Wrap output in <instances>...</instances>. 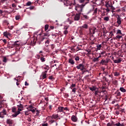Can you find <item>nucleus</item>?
<instances>
[{
	"label": "nucleus",
	"mask_w": 126,
	"mask_h": 126,
	"mask_svg": "<svg viewBox=\"0 0 126 126\" xmlns=\"http://www.w3.org/2000/svg\"><path fill=\"white\" fill-rule=\"evenodd\" d=\"M16 85L17 86H18V87H20L19 86V83H18V82H16Z\"/></svg>",
	"instance_id": "obj_59"
},
{
	"label": "nucleus",
	"mask_w": 126,
	"mask_h": 126,
	"mask_svg": "<svg viewBox=\"0 0 126 126\" xmlns=\"http://www.w3.org/2000/svg\"><path fill=\"white\" fill-rule=\"evenodd\" d=\"M49 110H52V105H49Z\"/></svg>",
	"instance_id": "obj_63"
},
{
	"label": "nucleus",
	"mask_w": 126,
	"mask_h": 126,
	"mask_svg": "<svg viewBox=\"0 0 126 126\" xmlns=\"http://www.w3.org/2000/svg\"><path fill=\"white\" fill-rule=\"evenodd\" d=\"M39 2V0H35L34 3H38Z\"/></svg>",
	"instance_id": "obj_62"
},
{
	"label": "nucleus",
	"mask_w": 126,
	"mask_h": 126,
	"mask_svg": "<svg viewBox=\"0 0 126 126\" xmlns=\"http://www.w3.org/2000/svg\"><path fill=\"white\" fill-rule=\"evenodd\" d=\"M114 126H125V124L124 123L121 124V123L119 122L118 123H116L114 125Z\"/></svg>",
	"instance_id": "obj_20"
},
{
	"label": "nucleus",
	"mask_w": 126,
	"mask_h": 126,
	"mask_svg": "<svg viewBox=\"0 0 126 126\" xmlns=\"http://www.w3.org/2000/svg\"><path fill=\"white\" fill-rule=\"evenodd\" d=\"M15 18H16V20H19V19H20V16L19 15L16 16Z\"/></svg>",
	"instance_id": "obj_36"
},
{
	"label": "nucleus",
	"mask_w": 126,
	"mask_h": 126,
	"mask_svg": "<svg viewBox=\"0 0 126 126\" xmlns=\"http://www.w3.org/2000/svg\"><path fill=\"white\" fill-rule=\"evenodd\" d=\"M98 11V8H96L94 11V14H97V12Z\"/></svg>",
	"instance_id": "obj_34"
},
{
	"label": "nucleus",
	"mask_w": 126,
	"mask_h": 126,
	"mask_svg": "<svg viewBox=\"0 0 126 126\" xmlns=\"http://www.w3.org/2000/svg\"><path fill=\"white\" fill-rule=\"evenodd\" d=\"M89 89L91 91H96V90L98 89V88L96 86H92V87H90Z\"/></svg>",
	"instance_id": "obj_13"
},
{
	"label": "nucleus",
	"mask_w": 126,
	"mask_h": 126,
	"mask_svg": "<svg viewBox=\"0 0 126 126\" xmlns=\"http://www.w3.org/2000/svg\"><path fill=\"white\" fill-rule=\"evenodd\" d=\"M120 91H121L123 93H126V90L124 87H121L120 88Z\"/></svg>",
	"instance_id": "obj_19"
},
{
	"label": "nucleus",
	"mask_w": 126,
	"mask_h": 126,
	"mask_svg": "<svg viewBox=\"0 0 126 126\" xmlns=\"http://www.w3.org/2000/svg\"><path fill=\"white\" fill-rule=\"evenodd\" d=\"M18 41H15L14 43V46H19L20 44L18 43Z\"/></svg>",
	"instance_id": "obj_28"
},
{
	"label": "nucleus",
	"mask_w": 126,
	"mask_h": 126,
	"mask_svg": "<svg viewBox=\"0 0 126 126\" xmlns=\"http://www.w3.org/2000/svg\"><path fill=\"white\" fill-rule=\"evenodd\" d=\"M3 23H6V24H7V25H8L9 24V23H8V22L7 20L4 21Z\"/></svg>",
	"instance_id": "obj_49"
},
{
	"label": "nucleus",
	"mask_w": 126,
	"mask_h": 126,
	"mask_svg": "<svg viewBox=\"0 0 126 126\" xmlns=\"http://www.w3.org/2000/svg\"><path fill=\"white\" fill-rule=\"evenodd\" d=\"M3 35L6 38H8V37H10V36H11V34L9 32H4Z\"/></svg>",
	"instance_id": "obj_9"
},
{
	"label": "nucleus",
	"mask_w": 126,
	"mask_h": 126,
	"mask_svg": "<svg viewBox=\"0 0 126 126\" xmlns=\"http://www.w3.org/2000/svg\"><path fill=\"white\" fill-rule=\"evenodd\" d=\"M29 109H30V110L31 109H32L33 108V106L32 105H30L29 107Z\"/></svg>",
	"instance_id": "obj_57"
},
{
	"label": "nucleus",
	"mask_w": 126,
	"mask_h": 126,
	"mask_svg": "<svg viewBox=\"0 0 126 126\" xmlns=\"http://www.w3.org/2000/svg\"><path fill=\"white\" fill-rule=\"evenodd\" d=\"M69 63L71 64H74V61L72 59H69Z\"/></svg>",
	"instance_id": "obj_23"
},
{
	"label": "nucleus",
	"mask_w": 126,
	"mask_h": 126,
	"mask_svg": "<svg viewBox=\"0 0 126 126\" xmlns=\"http://www.w3.org/2000/svg\"><path fill=\"white\" fill-rule=\"evenodd\" d=\"M2 42H3V43H4V44H6V39H3Z\"/></svg>",
	"instance_id": "obj_54"
},
{
	"label": "nucleus",
	"mask_w": 126,
	"mask_h": 126,
	"mask_svg": "<svg viewBox=\"0 0 126 126\" xmlns=\"http://www.w3.org/2000/svg\"><path fill=\"white\" fill-rule=\"evenodd\" d=\"M29 9H30L31 10H32V9H34V6H32L29 8Z\"/></svg>",
	"instance_id": "obj_52"
},
{
	"label": "nucleus",
	"mask_w": 126,
	"mask_h": 126,
	"mask_svg": "<svg viewBox=\"0 0 126 126\" xmlns=\"http://www.w3.org/2000/svg\"><path fill=\"white\" fill-rule=\"evenodd\" d=\"M117 34H118L119 35H123V33H122L121 30H117Z\"/></svg>",
	"instance_id": "obj_26"
},
{
	"label": "nucleus",
	"mask_w": 126,
	"mask_h": 126,
	"mask_svg": "<svg viewBox=\"0 0 126 126\" xmlns=\"http://www.w3.org/2000/svg\"><path fill=\"white\" fill-rule=\"evenodd\" d=\"M81 29H88V25L87 24H84L83 26L80 27Z\"/></svg>",
	"instance_id": "obj_10"
},
{
	"label": "nucleus",
	"mask_w": 126,
	"mask_h": 126,
	"mask_svg": "<svg viewBox=\"0 0 126 126\" xmlns=\"http://www.w3.org/2000/svg\"><path fill=\"white\" fill-rule=\"evenodd\" d=\"M114 76H119L120 75V73L119 72H115L114 73Z\"/></svg>",
	"instance_id": "obj_29"
},
{
	"label": "nucleus",
	"mask_w": 126,
	"mask_h": 126,
	"mask_svg": "<svg viewBox=\"0 0 126 126\" xmlns=\"http://www.w3.org/2000/svg\"><path fill=\"white\" fill-rule=\"evenodd\" d=\"M105 53H106V52H105V51H101V52H100L99 53V55H104V54H105Z\"/></svg>",
	"instance_id": "obj_42"
},
{
	"label": "nucleus",
	"mask_w": 126,
	"mask_h": 126,
	"mask_svg": "<svg viewBox=\"0 0 126 126\" xmlns=\"http://www.w3.org/2000/svg\"><path fill=\"white\" fill-rule=\"evenodd\" d=\"M94 95H98V89L95 91Z\"/></svg>",
	"instance_id": "obj_44"
},
{
	"label": "nucleus",
	"mask_w": 126,
	"mask_h": 126,
	"mask_svg": "<svg viewBox=\"0 0 126 126\" xmlns=\"http://www.w3.org/2000/svg\"><path fill=\"white\" fill-rule=\"evenodd\" d=\"M40 61L44 63V62H45V59L43 57H41L40 58Z\"/></svg>",
	"instance_id": "obj_40"
},
{
	"label": "nucleus",
	"mask_w": 126,
	"mask_h": 126,
	"mask_svg": "<svg viewBox=\"0 0 126 126\" xmlns=\"http://www.w3.org/2000/svg\"><path fill=\"white\" fill-rule=\"evenodd\" d=\"M97 50H101V48H102V45L101 44H98L96 45Z\"/></svg>",
	"instance_id": "obj_24"
},
{
	"label": "nucleus",
	"mask_w": 126,
	"mask_h": 126,
	"mask_svg": "<svg viewBox=\"0 0 126 126\" xmlns=\"http://www.w3.org/2000/svg\"><path fill=\"white\" fill-rule=\"evenodd\" d=\"M93 62H94V63L96 62H99L98 58H94V60H93Z\"/></svg>",
	"instance_id": "obj_30"
},
{
	"label": "nucleus",
	"mask_w": 126,
	"mask_h": 126,
	"mask_svg": "<svg viewBox=\"0 0 126 126\" xmlns=\"http://www.w3.org/2000/svg\"><path fill=\"white\" fill-rule=\"evenodd\" d=\"M0 118L1 119H3V118H4V116L2 114L1 112H0Z\"/></svg>",
	"instance_id": "obj_33"
},
{
	"label": "nucleus",
	"mask_w": 126,
	"mask_h": 126,
	"mask_svg": "<svg viewBox=\"0 0 126 126\" xmlns=\"http://www.w3.org/2000/svg\"><path fill=\"white\" fill-rule=\"evenodd\" d=\"M75 61H79V57L77 56L75 58Z\"/></svg>",
	"instance_id": "obj_46"
},
{
	"label": "nucleus",
	"mask_w": 126,
	"mask_h": 126,
	"mask_svg": "<svg viewBox=\"0 0 126 126\" xmlns=\"http://www.w3.org/2000/svg\"><path fill=\"white\" fill-rule=\"evenodd\" d=\"M13 121L11 119H7V123L8 124V125H12Z\"/></svg>",
	"instance_id": "obj_22"
},
{
	"label": "nucleus",
	"mask_w": 126,
	"mask_h": 126,
	"mask_svg": "<svg viewBox=\"0 0 126 126\" xmlns=\"http://www.w3.org/2000/svg\"><path fill=\"white\" fill-rule=\"evenodd\" d=\"M59 117L58 114H54L52 116H51V119H54V120H56V119H58Z\"/></svg>",
	"instance_id": "obj_15"
},
{
	"label": "nucleus",
	"mask_w": 126,
	"mask_h": 126,
	"mask_svg": "<svg viewBox=\"0 0 126 126\" xmlns=\"http://www.w3.org/2000/svg\"><path fill=\"white\" fill-rule=\"evenodd\" d=\"M80 2L81 3H82V2H84L85 4H86L87 3H88L89 1H90V0H79Z\"/></svg>",
	"instance_id": "obj_12"
},
{
	"label": "nucleus",
	"mask_w": 126,
	"mask_h": 126,
	"mask_svg": "<svg viewBox=\"0 0 126 126\" xmlns=\"http://www.w3.org/2000/svg\"><path fill=\"white\" fill-rule=\"evenodd\" d=\"M64 29H65V30H67V29H68V27H65Z\"/></svg>",
	"instance_id": "obj_61"
},
{
	"label": "nucleus",
	"mask_w": 126,
	"mask_h": 126,
	"mask_svg": "<svg viewBox=\"0 0 126 126\" xmlns=\"http://www.w3.org/2000/svg\"><path fill=\"white\" fill-rule=\"evenodd\" d=\"M75 9L78 11V12H81L82 11V6L79 5H77L75 6Z\"/></svg>",
	"instance_id": "obj_5"
},
{
	"label": "nucleus",
	"mask_w": 126,
	"mask_h": 126,
	"mask_svg": "<svg viewBox=\"0 0 126 126\" xmlns=\"http://www.w3.org/2000/svg\"><path fill=\"white\" fill-rule=\"evenodd\" d=\"M63 111H69V110H68V108H67V107H63Z\"/></svg>",
	"instance_id": "obj_50"
},
{
	"label": "nucleus",
	"mask_w": 126,
	"mask_h": 126,
	"mask_svg": "<svg viewBox=\"0 0 126 126\" xmlns=\"http://www.w3.org/2000/svg\"><path fill=\"white\" fill-rule=\"evenodd\" d=\"M30 110L31 112H32V113H35V109H33V108L30 109Z\"/></svg>",
	"instance_id": "obj_41"
},
{
	"label": "nucleus",
	"mask_w": 126,
	"mask_h": 126,
	"mask_svg": "<svg viewBox=\"0 0 126 126\" xmlns=\"http://www.w3.org/2000/svg\"><path fill=\"white\" fill-rule=\"evenodd\" d=\"M57 111H58L57 112H63V107L59 106L58 107Z\"/></svg>",
	"instance_id": "obj_11"
},
{
	"label": "nucleus",
	"mask_w": 126,
	"mask_h": 126,
	"mask_svg": "<svg viewBox=\"0 0 126 126\" xmlns=\"http://www.w3.org/2000/svg\"><path fill=\"white\" fill-rule=\"evenodd\" d=\"M25 85L26 86H28V85H29V84L28 83H27V81H26L25 83Z\"/></svg>",
	"instance_id": "obj_51"
},
{
	"label": "nucleus",
	"mask_w": 126,
	"mask_h": 126,
	"mask_svg": "<svg viewBox=\"0 0 126 126\" xmlns=\"http://www.w3.org/2000/svg\"><path fill=\"white\" fill-rule=\"evenodd\" d=\"M12 113H14L13 115H16L17 111H16V108L15 107H13L12 108Z\"/></svg>",
	"instance_id": "obj_18"
},
{
	"label": "nucleus",
	"mask_w": 126,
	"mask_h": 126,
	"mask_svg": "<svg viewBox=\"0 0 126 126\" xmlns=\"http://www.w3.org/2000/svg\"><path fill=\"white\" fill-rule=\"evenodd\" d=\"M71 120H72V122H77V118H76V117H75V116L73 115L71 117Z\"/></svg>",
	"instance_id": "obj_17"
},
{
	"label": "nucleus",
	"mask_w": 126,
	"mask_h": 126,
	"mask_svg": "<svg viewBox=\"0 0 126 126\" xmlns=\"http://www.w3.org/2000/svg\"><path fill=\"white\" fill-rule=\"evenodd\" d=\"M53 78V76H49V79H52Z\"/></svg>",
	"instance_id": "obj_64"
},
{
	"label": "nucleus",
	"mask_w": 126,
	"mask_h": 126,
	"mask_svg": "<svg viewBox=\"0 0 126 126\" xmlns=\"http://www.w3.org/2000/svg\"><path fill=\"white\" fill-rule=\"evenodd\" d=\"M1 113H2V114H3V116L6 115L7 114L6 110L5 109H3Z\"/></svg>",
	"instance_id": "obj_25"
},
{
	"label": "nucleus",
	"mask_w": 126,
	"mask_h": 126,
	"mask_svg": "<svg viewBox=\"0 0 126 126\" xmlns=\"http://www.w3.org/2000/svg\"><path fill=\"white\" fill-rule=\"evenodd\" d=\"M2 61L3 63H6V62H7V60L6 57H4Z\"/></svg>",
	"instance_id": "obj_39"
},
{
	"label": "nucleus",
	"mask_w": 126,
	"mask_h": 126,
	"mask_svg": "<svg viewBox=\"0 0 126 126\" xmlns=\"http://www.w3.org/2000/svg\"><path fill=\"white\" fill-rule=\"evenodd\" d=\"M42 126H48V124H42Z\"/></svg>",
	"instance_id": "obj_58"
},
{
	"label": "nucleus",
	"mask_w": 126,
	"mask_h": 126,
	"mask_svg": "<svg viewBox=\"0 0 126 126\" xmlns=\"http://www.w3.org/2000/svg\"><path fill=\"white\" fill-rule=\"evenodd\" d=\"M51 40H50V39H47L46 40V41H45V46H46V47H48V46H49V44L50 43V41Z\"/></svg>",
	"instance_id": "obj_21"
},
{
	"label": "nucleus",
	"mask_w": 126,
	"mask_h": 126,
	"mask_svg": "<svg viewBox=\"0 0 126 126\" xmlns=\"http://www.w3.org/2000/svg\"><path fill=\"white\" fill-rule=\"evenodd\" d=\"M101 64L106 65L107 63H109V59H106V60H102L100 63Z\"/></svg>",
	"instance_id": "obj_7"
},
{
	"label": "nucleus",
	"mask_w": 126,
	"mask_h": 126,
	"mask_svg": "<svg viewBox=\"0 0 126 126\" xmlns=\"http://www.w3.org/2000/svg\"><path fill=\"white\" fill-rule=\"evenodd\" d=\"M25 114L26 115V116H28V111H25Z\"/></svg>",
	"instance_id": "obj_53"
},
{
	"label": "nucleus",
	"mask_w": 126,
	"mask_h": 126,
	"mask_svg": "<svg viewBox=\"0 0 126 126\" xmlns=\"http://www.w3.org/2000/svg\"><path fill=\"white\" fill-rule=\"evenodd\" d=\"M83 18H85V19H89V17L86 15H83Z\"/></svg>",
	"instance_id": "obj_37"
},
{
	"label": "nucleus",
	"mask_w": 126,
	"mask_h": 126,
	"mask_svg": "<svg viewBox=\"0 0 126 126\" xmlns=\"http://www.w3.org/2000/svg\"><path fill=\"white\" fill-rule=\"evenodd\" d=\"M64 34L65 35H66V34H67V33H68V32L67 31V30H65L63 32Z\"/></svg>",
	"instance_id": "obj_47"
},
{
	"label": "nucleus",
	"mask_w": 126,
	"mask_h": 126,
	"mask_svg": "<svg viewBox=\"0 0 126 126\" xmlns=\"http://www.w3.org/2000/svg\"><path fill=\"white\" fill-rule=\"evenodd\" d=\"M115 95H116V96H117V97H121V92H120L119 90H117L115 93Z\"/></svg>",
	"instance_id": "obj_14"
},
{
	"label": "nucleus",
	"mask_w": 126,
	"mask_h": 126,
	"mask_svg": "<svg viewBox=\"0 0 126 126\" xmlns=\"http://www.w3.org/2000/svg\"><path fill=\"white\" fill-rule=\"evenodd\" d=\"M17 107H18L17 112L16 114L12 115V117H13V118H16V117L17 116H18V115H19V114H20V112H21L22 111V109H23V108H24L23 105H22L21 103H20L19 105H17Z\"/></svg>",
	"instance_id": "obj_1"
},
{
	"label": "nucleus",
	"mask_w": 126,
	"mask_h": 126,
	"mask_svg": "<svg viewBox=\"0 0 126 126\" xmlns=\"http://www.w3.org/2000/svg\"><path fill=\"white\" fill-rule=\"evenodd\" d=\"M72 92H74V93H75V92H76V88H74L73 89H72Z\"/></svg>",
	"instance_id": "obj_48"
},
{
	"label": "nucleus",
	"mask_w": 126,
	"mask_h": 126,
	"mask_svg": "<svg viewBox=\"0 0 126 126\" xmlns=\"http://www.w3.org/2000/svg\"><path fill=\"white\" fill-rule=\"evenodd\" d=\"M46 77H47V74L43 73V74H42L43 79H45V78H46Z\"/></svg>",
	"instance_id": "obj_31"
},
{
	"label": "nucleus",
	"mask_w": 126,
	"mask_h": 126,
	"mask_svg": "<svg viewBox=\"0 0 126 126\" xmlns=\"http://www.w3.org/2000/svg\"><path fill=\"white\" fill-rule=\"evenodd\" d=\"M105 10H106V12H109L110 9H109V7H106V8L105 9Z\"/></svg>",
	"instance_id": "obj_45"
},
{
	"label": "nucleus",
	"mask_w": 126,
	"mask_h": 126,
	"mask_svg": "<svg viewBox=\"0 0 126 126\" xmlns=\"http://www.w3.org/2000/svg\"><path fill=\"white\" fill-rule=\"evenodd\" d=\"M3 12V11L2 10L0 9V14H2Z\"/></svg>",
	"instance_id": "obj_60"
},
{
	"label": "nucleus",
	"mask_w": 126,
	"mask_h": 126,
	"mask_svg": "<svg viewBox=\"0 0 126 126\" xmlns=\"http://www.w3.org/2000/svg\"><path fill=\"white\" fill-rule=\"evenodd\" d=\"M113 62L114 63H120L122 62V60H121V59H119L118 60H113Z\"/></svg>",
	"instance_id": "obj_16"
},
{
	"label": "nucleus",
	"mask_w": 126,
	"mask_h": 126,
	"mask_svg": "<svg viewBox=\"0 0 126 126\" xmlns=\"http://www.w3.org/2000/svg\"><path fill=\"white\" fill-rule=\"evenodd\" d=\"M103 20L104 21H109V20H110V18H109V17H104Z\"/></svg>",
	"instance_id": "obj_27"
},
{
	"label": "nucleus",
	"mask_w": 126,
	"mask_h": 126,
	"mask_svg": "<svg viewBox=\"0 0 126 126\" xmlns=\"http://www.w3.org/2000/svg\"><path fill=\"white\" fill-rule=\"evenodd\" d=\"M26 4L28 6H29V5H31V2L30 1L28 2Z\"/></svg>",
	"instance_id": "obj_43"
},
{
	"label": "nucleus",
	"mask_w": 126,
	"mask_h": 126,
	"mask_svg": "<svg viewBox=\"0 0 126 126\" xmlns=\"http://www.w3.org/2000/svg\"><path fill=\"white\" fill-rule=\"evenodd\" d=\"M49 123H50V124H53V123H55V121L54 120H51L49 122Z\"/></svg>",
	"instance_id": "obj_56"
},
{
	"label": "nucleus",
	"mask_w": 126,
	"mask_h": 126,
	"mask_svg": "<svg viewBox=\"0 0 126 126\" xmlns=\"http://www.w3.org/2000/svg\"><path fill=\"white\" fill-rule=\"evenodd\" d=\"M122 35H118L116 36V39H121L122 38Z\"/></svg>",
	"instance_id": "obj_38"
},
{
	"label": "nucleus",
	"mask_w": 126,
	"mask_h": 126,
	"mask_svg": "<svg viewBox=\"0 0 126 126\" xmlns=\"http://www.w3.org/2000/svg\"><path fill=\"white\" fill-rule=\"evenodd\" d=\"M105 6L106 7H113V5H112V1L110 0L106 1Z\"/></svg>",
	"instance_id": "obj_6"
},
{
	"label": "nucleus",
	"mask_w": 126,
	"mask_h": 126,
	"mask_svg": "<svg viewBox=\"0 0 126 126\" xmlns=\"http://www.w3.org/2000/svg\"><path fill=\"white\" fill-rule=\"evenodd\" d=\"M79 19H80V13L76 14L74 17V20L75 21H78Z\"/></svg>",
	"instance_id": "obj_4"
},
{
	"label": "nucleus",
	"mask_w": 126,
	"mask_h": 126,
	"mask_svg": "<svg viewBox=\"0 0 126 126\" xmlns=\"http://www.w3.org/2000/svg\"><path fill=\"white\" fill-rule=\"evenodd\" d=\"M75 86H76L75 84H72L71 86L70 87V88L71 89H72V88H73V87H75Z\"/></svg>",
	"instance_id": "obj_35"
},
{
	"label": "nucleus",
	"mask_w": 126,
	"mask_h": 126,
	"mask_svg": "<svg viewBox=\"0 0 126 126\" xmlns=\"http://www.w3.org/2000/svg\"><path fill=\"white\" fill-rule=\"evenodd\" d=\"M117 23L118 25H121L122 24V18H121L120 15H118Z\"/></svg>",
	"instance_id": "obj_8"
},
{
	"label": "nucleus",
	"mask_w": 126,
	"mask_h": 126,
	"mask_svg": "<svg viewBox=\"0 0 126 126\" xmlns=\"http://www.w3.org/2000/svg\"><path fill=\"white\" fill-rule=\"evenodd\" d=\"M76 68H77V69H80V70L82 71V70H84L85 67L83 64H79L78 65L76 66Z\"/></svg>",
	"instance_id": "obj_3"
},
{
	"label": "nucleus",
	"mask_w": 126,
	"mask_h": 126,
	"mask_svg": "<svg viewBox=\"0 0 126 126\" xmlns=\"http://www.w3.org/2000/svg\"><path fill=\"white\" fill-rule=\"evenodd\" d=\"M44 28H45V31H47V30H48V29H49V25H46L45 26Z\"/></svg>",
	"instance_id": "obj_32"
},
{
	"label": "nucleus",
	"mask_w": 126,
	"mask_h": 126,
	"mask_svg": "<svg viewBox=\"0 0 126 126\" xmlns=\"http://www.w3.org/2000/svg\"><path fill=\"white\" fill-rule=\"evenodd\" d=\"M107 126H112V124L110 123H108L107 124Z\"/></svg>",
	"instance_id": "obj_55"
},
{
	"label": "nucleus",
	"mask_w": 126,
	"mask_h": 126,
	"mask_svg": "<svg viewBox=\"0 0 126 126\" xmlns=\"http://www.w3.org/2000/svg\"><path fill=\"white\" fill-rule=\"evenodd\" d=\"M75 4V0H64V5L66 6L74 5Z\"/></svg>",
	"instance_id": "obj_2"
}]
</instances>
